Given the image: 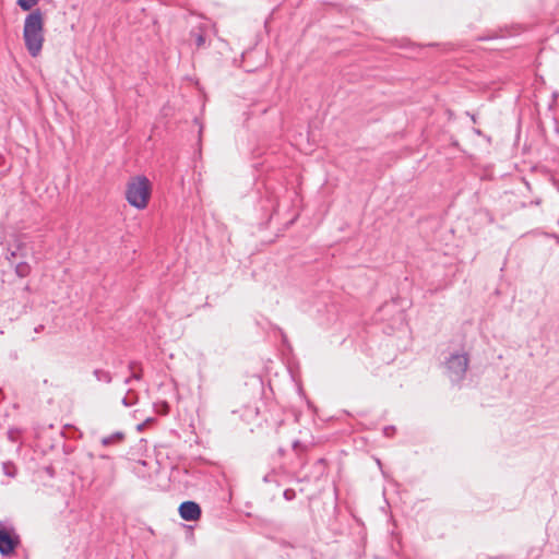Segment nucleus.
<instances>
[{
    "mask_svg": "<svg viewBox=\"0 0 559 559\" xmlns=\"http://www.w3.org/2000/svg\"><path fill=\"white\" fill-rule=\"evenodd\" d=\"M26 257V245L21 240L19 236H14V243L12 247L7 249V259L13 258H25Z\"/></svg>",
    "mask_w": 559,
    "mask_h": 559,
    "instance_id": "obj_6",
    "label": "nucleus"
},
{
    "mask_svg": "<svg viewBox=\"0 0 559 559\" xmlns=\"http://www.w3.org/2000/svg\"><path fill=\"white\" fill-rule=\"evenodd\" d=\"M293 449H294L296 452H299V451H304V450H306V445H304L300 441L295 440V441L293 442Z\"/></svg>",
    "mask_w": 559,
    "mask_h": 559,
    "instance_id": "obj_20",
    "label": "nucleus"
},
{
    "mask_svg": "<svg viewBox=\"0 0 559 559\" xmlns=\"http://www.w3.org/2000/svg\"><path fill=\"white\" fill-rule=\"evenodd\" d=\"M132 380H133V379L131 378V376H129L128 378H126V379H124L123 383H124L126 385H129V384L131 383V381H132Z\"/></svg>",
    "mask_w": 559,
    "mask_h": 559,
    "instance_id": "obj_22",
    "label": "nucleus"
},
{
    "mask_svg": "<svg viewBox=\"0 0 559 559\" xmlns=\"http://www.w3.org/2000/svg\"><path fill=\"white\" fill-rule=\"evenodd\" d=\"M152 194V183L144 175L131 177L127 183L126 199L128 203L138 209L143 210L147 206Z\"/></svg>",
    "mask_w": 559,
    "mask_h": 559,
    "instance_id": "obj_2",
    "label": "nucleus"
},
{
    "mask_svg": "<svg viewBox=\"0 0 559 559\" xmlns=\"http://www.w3.org/2000/svg\"><path fill=\"white\" fill-rule=\"evenodd\" d=\"M23 39L27 52L33 58L41 52L45 37L44 15L40 9H35L26 15L23 27Z\"/></svg>",
    "mask_w": 559,
    "mask_h": 559,
    "instance_id": "obj_1",
    "label": "nucleus"
},
{
    "mask_svg": "<svg viewBox=\"0 0 559 559\" xmlns=\"http://www.w3.org/2000/svg\"><path fill=\"white\" fill-rule=\"evenodd\" d=\"M40 0H16L17 7L23 11H31Z\"/></svg>",
    "mask_w": 559,
    "mask_h": 559,
    "instance_id": "obj_13",
    "label": "nucleus"
},
{
    "mask_svg": "<svg viewBox=\"0 0 559 559\" xmlns=\"http://www.w3.org/2000/svg\"><path fill=\"white\" fill-rule=\"evenodd\" d=\"M4 164V157L0 154V167Z\"/></svg>",
    "mask_w": 559,
    "mask_h": 559,
    "instance_id": "obj_24",
    "label": "nucleus"
},
{
    "mask_svg": "<svg viewBox=\"0 0 559 559\" xmlns=\"http://www.w3.org/2000/svg\"><path fill=\"white\" fill-rule=\"evenodd\" d=\"M20 433H21L20 429H17V428H10L8 430V439L10 441H12V442H16Z\"/></svg>",
    "mask_w": 559,
    "mask_h": 559,
    "instance_id": "obj_15",
    "label": "nucleus"
},
{
    "mask_svg": "<svg viewBox=\"0 0 559 559\" xmlns=\"http://www.w3.org/2000/svg\"><path fill=\"white\" fill-rule=\"evenodd\" d=\"M558 224H559V219H558Z\"/></svg>",
    "mask_w": 559,
    "mask_h": 559,
    "instance_id": "obj_29",
    "label": "nucleus"
},
{
    "mask_svg": "<svg viewBox=\"0 0 559 559\" xmlns=\"http://www.w3.org/2000/svg\"><path fill=\"white\" fill-rule=\"evenodd\" d=\"M31 273V266L27 262L21 261L15 265V274L19 277H26Z\"/></svg>",
    "mask_w": 559,
    "mask_h": 559,
    "instance_id": "obj_11",
    "label": "nucleus"
},
{
    "mask_svg": "<svg viewBox=\"0 0 559 559\" xmlns=\"http://www.w3.org/2000/svg\"><path fill=\"white\" fill-rule=\"evenodd\" d=\"M130 376H131V378H132L133 380L140 381V380L142 379V377H143V370H142V369H140V370L131 371V374H130Z\"/></svg>",
    "mask_w": 559,
    "mask_h": 559,
    "instance_id": "obj_19",
    "label": "nucleus"
},
{
    "mask_svg": "<svg viewBox=\"0 0 559 559\" xmlns=\"http://www.w3.org/2000/svg\"><path fill=\"white\" fill-rule=\"evenodd\" d=\"M44 326L43 325H39L38 328L35 329V332H39L40 330H43Z\"/></svg>",
    "mask_w": 559,
    "mask_h": 559,
    "instance_id": "obj_26",
    "label": "nucleus"
},
{
    "mask_svg": "<svg viewBox=\"0 0 559 559\" xmlns=\"http://www.w3.org/2000/svg\"><path fill=\"white\" fill-rule=\"evenodd\" d=\"M128 368L130 371L140 370L142 369V364L138 360H131L128 364Z\"/></svg>",
    "mask_w": 559,
    "mask_h": 559,
    "instance_id": "obj_18",
    "label": "nucleus"
},
{
    "mask_svg": "<svg viewBox=\"0 0 559 559\" xmlns=\"http://www.w3.org/2000/svg\"><path fill=\"white\" fill-rule=\"evenodd\" d=\"M94 377L97 381H102L105 383H110L112 381V376L109 371L103 369H95L93 371Z\"/></svg>",
    "mask_w": 559,
    "mask_h": 559,
    "instance_id": "obj_10",
    "label": "nucleus"
},
{
    "mask_svg": "<svg viewBox=\"0 0 559 559\" xmlns=\"http://www.w3.org/2000/svg\"><path fill=\"white\" fill-rule=\"evenodd\" d=\"M179 515L182 520L193 522L201 518L202 510L195 501H183L178 508Z\"/></svg>",
    "mask_w": 559,
    "mask_h": 559,
    "instance_id": "obj_5",
    "label": "nucleus"
},
{
    "mask_svg": "<svg viewBox=\"0 0 559 559\" xmlns=\"http://www.w3.org/2000/svg\"><path fill=\"white\" fill-rule=\"evenodd\" d=\"M283 497L285 500L287 501H292L296 498V491L292 488H288V489H285L284 490V493H283Z\"/></svg>",
    "mask_w": 559,
    "mask_h": 559,
    "instance_id": "obj_16",
    "label": "nucleus"
},
{
    "mask_svg": "<svg viewBox=\"0 0 559 559\" xmlns=\"http://www.w3.org/2000/svg\"><path fill=\"white\" fill-rule=\"evenodd\" d=\"M20 543V536L13 527L0 524V554L3 557L12 555Z\"/></svg>",
    "mask_w": 559,
    "mask_h": 559,
    "instance_id": "obj_4",
    "label": "nucleus"
},
{
    "mask_svg": "<svg viewBox=\"0 0 559 559\" xmlns=\"http://www.w3.org/2000/svg\"><path fill=\"white\" fill-rule=\"evenodd\" d=\"M396 432V428L395 426H385L383 428V435L386 437V438H392Z\"/></svg>",
    "mask_w": 559,
    "mask_h": 559,
    "instance_id": "obj_17",
    "label": "nucleus"
},
{
    "mask_svg": "<svg viewBox=\"0 0 559 559\" xmlns=\"http://www.w3.org/2000/svg\"><path fill=\"white\" fill-rule=\"evenodd\" d=\"M263 481H264V483H269V481H271V475H270V474L265 475V476L263 477Z\"/></svg>",
    "mask_w": 559,
    "mask_h": 559,
    "instance_id": "obj_23",
    "label": "nucleus"
},
{
    "mask_svg": "<svg viewBox=\"0 0 559 559\" xmlns=\"http://www.w3.org/2000/svg\"><path fill=\"white\" fill-rule=\"evenodd\" d=\"M326 461L325 459H318L314 463L316 477L319 478L325 473Z\"/></svg>",
    "mask_w": 559,
    "mask_h": 559,
    "instance_id": "obj_14",
    "label": "nucleus"
},
{
    "mask_svg": "<svg viewBox=\"0 0 559 559\" xmlns=\"http://www.w3.org/2000/svg\"><path fill=\"white\" fill-rule=\"evenodd\" d=\"M443 374L453 385H459L465 379L469 355L465 350H455L444 357L442 364Z\"/></svg>",
    "mask_w": 559,
    "mask_h": 559,
    "instance_id": "obj_3",
    "label": "nucleus"
},
{
    "mask_svg": "<svg viewBox=\"0 0 559 559\" xmlns=\"http://www.w3.org/2000/svg\"><path fill=\"white\" fill-rule=\"evenodd\" d=\"M506 36H507V34L502 29H500L499 32L490 31L486 35L478 37V40H481V41L483 40H491V39H496V38H503Z\"/></svg>",
    "mask_w": 559,
    "mask_h": 559,
    "instance_id": "obj_12",
    "label": "nucleus"
},
{
    "mask_svg": "<svg viewBox=\"0 0 559 559\" xmlns=\"http://www.w3.org/2000/svg\"><path fill=\"white\" fill-rule=\"evenodd\" d=\"M124 439V433L121 431H116L109 436H106L102 439V444L105 447L120 443Z\"/></svg>",
    "mask_w": 559,
    "mask_h": 559,
    "instance_id": "obj_7",
    "label": "nucleus"
},
{
    "mask_svg": "<svg viewBox=\"0 0 559 559\" xmlns=\"http://www.w3.org/2000/svg\"><path fill=\"white\" fill-rule=\"evenodd\" d=\"M552 238H555V239H556V241H557V243H559V235L554 234V235H552Z\"/></svg>",
    "mask_w": 559,
    "mask_h": 559,
    "instance_id": "obj_25",
    "label": "nucleus"
},
{
    "mask_svg": "<svg viewBox=\"0 0 559 559\" xmlns=\"http://www.w3.org/2000/svg\"><path fill=\"white\" fill-rule=\"evenodd\" d=\"M122 405H124L126 407H130L133 405V401H131L128 396H124L121 401Z\"/></svg>",
    "mask_w": 559,
    "mask_h": 559,
    "instance_id": "obj_21",
    "label": "nucleus"
},
{
    "mask_svg": "<svg viewBox=\"0 0 559 559\" xmlns=\"http://www.w3.org/2000/svg\"><path fill=\"white\" fill-rule=\"evenodd\" d=\"M2 472L5 476L14 478L17 475V467L12 461L2 463Z\"/></svg>",
    "mask_w": 559,
    "mask_h": 559,
    "instance_id": "obj_9",
    "label": "nucleus"
},
{
    "mask_svg": "<svg viewBox=\"0 0 559 559\" xmlns=\"http://www.w3.org/2000/svg\"><path fill=\"white\" fill-rule=\"evenodd\" d=\"M475 133L480 134V130L476 129Z\"/></svg>",
    "mask_w": 559,
    "mask_h": 559,
    "instance_id": "obj_28",
    "label": "nucleus"
},
{
    "mask_svg": "<svg viewBox=\"0 0 559 559\" xmlns=\"http://www.w3.org/2000/svg\"><path fill=\"white\" fill-rule=\"evenodd\" d=\"M190 36L194 38L198 48H201L205 45V34L201 26H199L198 28H192L190 32Z\"/></svg>",
    "mask_w": 559,
    "mask_h": 559,
    "instance_id": "obj_8",
    "label": "nucleus"
},
{
    "mask_svg": "<svg viewBox=\"0 0 559 559\" xmlns=\"http://www.w3.org/2000/svg\"><path fill=\"white\" fill-rule=\"evenodd\" d=\"M471 118H472V120H473L474 122H476V118H475V116H474V115H472V116H471Z\"/></svg>",
    "mask_w": 559,
    "mask_h": 559,
    "instance_id": "obj_27",
    "label": "nucleus"
}]
</instances>
